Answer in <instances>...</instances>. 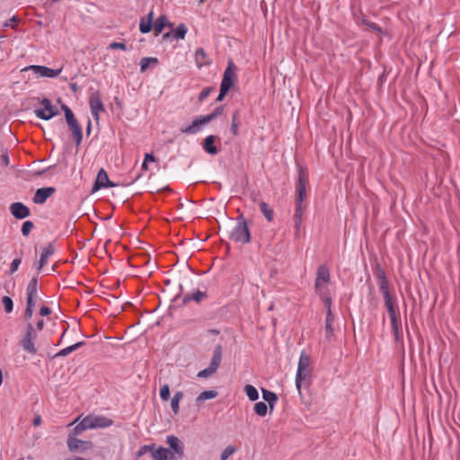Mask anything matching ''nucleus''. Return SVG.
I'll return each instance as SVG.
<instances>
[{"label":"nucleus","instance_id":"1","mask_svg":"<svg viewBox=\"0 0 460 460\" xmlns=\"http://www.w3.org/2000/svg\"><path fill=\"white\" fill-rule=\"evenodd\" d=\"M379 288L385 300V306L387 309L391 320L392 330L394 334L395 340L399 341L401 337L400 314L398 311L396 299L391 295L388 281L386 280L385 278H383L381 279Z\"/></svg>","mask_w":460,"mask_h":460},{"label":"nucleus","instance_id":"2","mask_svg":"<svg viewBox=\"0 0 460 460\" xmlns=\"http://www.w3.org/2000/svg\"><path fill=\"white\" fill-rule=\"evenodd\" d=\"M330 282V271L326 265H321L316 273L315 291L321 296L324 304L332 301L327 285Z\"/></svg>","mask_w":460,"mask_h":460},{"label":"nucleus","instance_id":"3","mask_svg":"<svg viewBox=\"0 0 460 460\" xmlns=\"http://www.w3.org/2000/svg\"><path fill=\"white\" fill-rule=\"evenodd\" d=\"M38 338V332L33 323L25 324L24 331L21 333L19 345L30 355H35L38 352L36 347V341Z\"/></svg>","mask_w":460,"mask_h":460},{"label":"nucleus","instance_id":"4","mask_svg":"<svg viewBox=\"0 0 460 460\" xmlns=\"http://www.w3.org/2000/svg\"><path fill=\"white\" fill-rule=\"evenodd\" d=\"M311 358L305 351L300 354L297 372L296 376V385L298 390L303 383L306 384L311 376Z\"/></svg>","mask_w":460,"mask_h":460},{"label":"nucleus","instance_id":"5","mask_svg":"<svg viewBox=\"0 0 460 460\" xmlns=\"http://www.w3.org/2000/svg\"><path fill=\"white\" fill-rule=\"evenodd\" d=\"M309 183V177L307 172L300 167L298 170V179L296 182V209L300 208L301 210L305 209V206L303 204L307 196V186Z\"/></svg>","mask_w":460,"mask_h":460},{"label":"nucleus","instance_id":"6","mask_svg":"<svg viewBox=\"0 0 460 460\" xmlns=\"http://www.w3.org/2000/svg\"><path fill=\"white\" fill-rule=\"evenodd\" d=\"M222 112L223 108L217 107L212 113L195 119L190 126L181 128V132L188 135L196 134L200 130L202 126L211 122L214 119L221 115Z\"/></svg>","mask_w":460,"mask_h":460},{"label":"nucleus","instance_id":"7","mask_svg":"<svg viewBox=\"0 0 460 460\" xmlns=\"http://www.w3.org/2000/svg\"><path fill=\"white\" fill-rule=\"evenodd\" d=\"M230 239L241 243H248L251 241V234L243 216L237 217V223L230 234Z\"/></svg>","mask_w":460,"mask_h":460},{"label":"nucleus","instance_id":"8","mask_svg":"<svg viewBox=\"0 0 460 460\" xmlns=\"http://www.w3.org/2000/svg\"><path fill=\"white\" fill-rule=\"evenodd\" d=\"M222 360V346L220 344L217 345L213 351V356L210 360L209 366L199 371L198 374L199 377L207 378L212 376L220 366Z\"/></svg>","mask_w":460,"mask_h":460},{"label":"nucleus","instance_id":"9","mask_svg":"<svg viewBox=\"0 0 460 460\" xmlns=\"http://www.w3.org/2000/svg\"><path fill=\"white\" fill-rule=\"evenodd\" d=\"M40 105L41 108L36 109L34 111L38 118L48 120L58 114V109L52 105L49 99L43 98Z\"/></svg>","mask_w":460,"mask_h":460},{"label":"nucleus","instance_id":"10","mask_svg":"<svg viewBox=\"0 0 460 460\" xmlns=\"http://www.w3.org/2000/svg\"><path fill=\"white\" fill-rule=\"evenodd\" d=\"M236 66L232 60L228 61L227 67L226 68L220 87L224 88V91H229L236 81Z\"/></svg>","mask_w":460,"mask_h":460},{"label":"nucleus","instance_id":"11","mask_svg":"<svg viewBox=\"0 0 460 460\" xmlns=\"http://www.w3.org/2000/svg\"><path fill=\"white\" fill-rule=\"evenodd\" d=\"M89 104L93 119L95 120H99L100 113L104 111V105L99 92H93L91 93Z\"/></svg>","mask_w":460,"mask_h":460},{"label":"nucleus","instance_id":"12","mask_svg":"<svg viewBox=\"0 0 460 460\" xmlns=\"http://www.w3.org/2000/svg\"><path fill=\"white\" fill-rule=\"evenodd\" d=\"M66 443L71 452H84L93 447L91 441H84L72 435L68 436Z\"/></svg>","mask_w":460,"mask_h":460},{"label":"nucleus","instance_id":"13","mask_svg":"<svg viewBox=\"0 0 460 460\" xmlns=\"http://www.w3.org/2000/svg\"><path fill=\"white\" fill-rule=\"evenodd\" d=\"M38 299V281L33 278L30 280L26 288V305L35 307Z\"/></svg>","mask_w":460,"mask_h":460},{"label":"nucleus","instance_id":"14","mask_svg":"<svg viewBox=\"0 0 460 460\" xmlns=\"http://www.w3.org/2000/svg\"><path fill=\"white\" fill-rule=\"evenodd\" d=\"M26 70H31L38 76L49 78L57 77L61 73V69H51L42 66H30Z\"/></svg>","mask_w":460,"mask_h":460},{"label":"nucleus","instance_id":"15","mask_svg":"<svg viewBox=\"0 0 460 460\" xmlns=\"http://www.w3.org/2000/svg\"><path fill=\"white\" fill-rule=\"evenodd\" d=\"M11 214L17 219H23L30 216V208L22 202H13L10 205Z\"/></svg>","mask_w":460,"mask_h":460},{"label":"nucleus","instance_id":"16","mask_svg":"<svg viewBox=\"0 0 460 460\" xmlns=\"http://www.w3.org/2000/svg\"><path fill=\"white\" fill-rule=\"evenodd\" d=\"M56 192L54 187H46L38 189L32 199L35 204H44L46 200Z\"/></svg>","mask_w":460,"mask_h":460},{"label":"nucleus","instance_id":"17","mask_svg":"<svg viewBox=\"0 0 460 460\" xmlns=\"http://www.w3.org/2000/svg\"><path fill=\"white\" fill-rule=\"evenodd\" d=\"M115 184L110 181L108 174L104 169H101L97 174L93 191H96L102 188L114 187Z\"/></svg>","mask_w":460,"mask_h":460},{"label":"nucleus","instance_id":"18","mask_svg":"<svg viewBox=\"0 0 460 460\" xmlns=\"http://www.w3.org/2000/svg\"><path fill=\"white\" fill-rule=\"evenodd\" d=\"M324 305L327 310V315H326V320H325V336L328 340H331L332 337L333 336V332H334L333 328H332L334 317L332 314V309H331L332 301H329L328 304H324Z\"/></svg>","mask_w":460,"mask_h":460},{"label":"nucleus","instance_id":"19","mask_svg":"<svg viewBox=\"0 0 460 460\" xmlns=\"http://www.w3.org/2000/svg\"><path fill=\"white\" fill-rule=\"evenodd\" d=\"M166 441L170 448L173 450L179 458H181L184 455V447L181 440L177 437L171 435L167 437Z\"/></svg>","mask_w":460,"mask_h":460},{"label":"nucleus","instance_id":"20","mask_svg":"<svg viewBox=\"0 0 460 460\" xmlns=\"http://www.w3.org/2000/svg\"><path fill=\"white\" fill-rule=\"evenodd\" d=\"M91 429L108 428L112 425L113 421L106 417L87 416Z\"/></svg>","mask_w":460,"mask_h":460},{"label":"nucleus","instance_id":"21","mask_svg":"<svg viewBox=\"0 0 460 460\" xmlns=\"http://www.w3.org/2000/svg\"><path fill=\"white\" fill-rule=\"evenodd\" d=\"M55 252V247L52 243H49L42 250V253L39 261V270H42L44 266L48 263L49 258L51 257Z\"/></svg>","mask_w":460,"mask_h":460},{"label":"nucleus","instance_id":"22","mask_svg":"<svg viewBox=\"0 0 460 460\" xmlns=\"http://www.w3.org/2000/svg\"><path fill=\"white\" fill-rule=\"evenodd\" d=\"M152 457L154 460H169L173 457V453L163 447H159L157 449L155 447L152 451Z\"/></svg>","mask_w":460,"mask_h":460},{"label":"nucleus","instance_id":"23","mask_svg":"<svg viewBox=\"0 0 460 460\" xmlns=\"http://www.w3.org/2000/svg\"><path fill=\"white\" fill-rule=\"evenodd\" d=\"M195 62L198 67L208 66L211 63L210 58L202 48H199L195 51Z\"/></svg>","mask_w":460,"mask_h":460},{"label":"nucleus","instance_id":"24","mask_svg":"<svg viewBox=\"0 0 460 460\" xmlns=\"http://www.w3.org/2000/svg\"><path fill=\"white\" fill-rule=\"evenodd\" d=\"M67 125L69 127V129L72 132V135H73V137H74V140H75L76 146H79L83 139L82 127L80 126V124L78 123L77 120L71 122Z\"/></svg>","mask_w":460,"mask_h":460},{"label":"nucleus","instance_id":"25","mask_svg":"<svg viewBox=\"0 0 460 460\" xmlns=\"http://www.w3.org/2000/svg\"><path fill=\"white\" fill-rule=\"evenodd\" d=\"M154 12L150 11L146 17H142L139 22V31L142 33H148L152 30Z\"/></svg>","mask_w":460,"mask_h":460},{"label":"nucleus","instance_id":"26","mask_svg":"<svg viewBox=\"0 0 460 460\" xmlns=\"http://www.w3.org/2000/svg\"><path fill=\"white\" fill-rule=\"evenodd\" d=\"M303 215H304V210H301L300 208L295 210L294 227H295V237L296 239H298L301 235Z\"/></svg>","mask_w":460,"mask_h":460},{"label":"nucleus","instance_id":"27","mask_svg":"<svg viewBox=\"0 0 460 460\" xmlns=\"http://www.w3.org/2000/svg\"><path fill=\"white\" fill-rule=\"evenodd\" d=\"M216 137L213 135L208 136L204 139L203 149L209 155H217L218 149L215 146Z\"/></svg>","mask_w":460,"mask_h":460},{"label":"nucleus","instance_id":"28","mask_svg":"<svg viewBox=\"0 0 460 460\" xmlns=\"http://www.w3.org/2000/svg\"><path fill=\"white\" fill-rule=\"evenodd\" d=\"M169 25V21L165 15L159 16L154 23L155 35H159L164 29Z\"/></svg>","mask_w":460,"mask_h":460},{"label":"nucleus","instance_id":"29","mask_svg":"<svg viewBox=\"0 0 460 460\" xmlns=\"http://www.w3.org/2000/svg\"><path fill=\"white\" fill-rule=\"evenodd\" d=\"M84 345V342L83 341H79L77 343H75L71 346H68L65 349H60L56 355L55 357L56 358H60V357H66L67 355H69L70 353L74 352L75 350H76L77 349L81 348L82 346Z\"/></svg>","mask_w":460,"mask_h":460},{"label":"nucleus","instance_id":"30","mask_svg":"<svg viewBox=\"0 0 460 460\" xmlns=\"http://www.w3.org/2000/svg\"><path fill=\"white\" fill-rule=\"evenodd\" d=\"M260 210L265 217V218L271 222L274 218V212L273 209L264 201L260 202Z\"/></svg>","mask_w":460,"mask_h":460},{"label":"nucleus","instance_id":"31","mask_svg":"<svg viewBox=\"0 0 460 460\" xmlns=\"http://www.w3.org/2000/svg\"><path fill=\"white\" fill-rule=\"evenodd\" d=\"M86 429H91V427H90V424H89V420H88V417L86 416L85 418H84L80 423H78L73 429V434H71L72 436H76L78 434H80L81 432L86 430Z\"/></svg>","mask_w":460,"mask_h":460},{"label":"nucleus","instance_id":"32","mask_svg":"<svg viewBox=\"0 0 460 460\" xmlns=\"http://www.w3.org/2000/svg\"><path fill=\"white\" fill-rule=\"evenodd\" d=\"M206 297H207V294L205 292L197 290L191 294L186 295L184 297V301L187 302L190 300H193V301L199 303V302L204 300Z\"/></svg>","mask_w":460,"mask_h":460},{"label":"nucleus","instance_id":"33","mask_svg":"<svg viewBox=\"0 0 460 460\" xmlns=\"http://www.w3.org/2000/svg\"><path fill=\"white\" fill-rule=\"evenodd\" d=\"M188 31V29L185 24L181 23L179 24L174 30L171 31V33H172L173 37L178 40H183L185 38V35Z\"/></svg>","mask_w":460,"mask_h":460},{"label":"nucleus","instance_id":"34","mask_svg":"<svg viewBox=\"0 0 460 460\" xmlns=\"http://www.w3.org/2000/svg\"><path fill=\"white\" fill-rule=\"evenodd\" d=\"M158 59L156 58H143L140 60V71L142 73L146 72L150 65H157Z\"/></svg>","mask_w":460,"mask_h":460},{"label":"nucleus","instance_id":"35","mask_svg":"<svg viewBox=\"0 0 460 460\" xmlns=\"http://www.w3.org/2000/svg\"><path fill=\"white\" fill-rule=\"evenodd\" d=\"M268 406L270 407V412L271 413L274 404H254V411L257 415L263 417L267 414Z\"/></svg>","mask_w":460,"mask_h":460},{"label":"nucleus","instance_id":"36","mask_svg":"<svg viewBox=\"0 0 460 460\" xmlns=\"http://www.w3.org/2000/svg\"><path fill=\"white\" fill-rule=\"evenodd\" d=\"M244 392L250 401H256L259 398V393L257 389L252 385H246L244 386Z\"/></svg>","mask_w":460,"mask_h":460},{"label":"nucleus","instance_id":"37","mask_svg":"<svg viewBox=\"0 0 460 460\" xmlns=\"http://www.w3.org/2000/svg\"><path fill=\"white\" fill-rule=\"evenodd\" d=\"M263 400L267 402H275L278 400V396L275 393L261 389Z\"/></svg>","mask_w":460,"mask_h":460},{"label":"nucleus","instance_id":"38","mask_svg":"<svg viewBox=\"0 0 460 460\" xmlns=\"http://www.w3.org/2000/svg\"><path fill=\"white\" fill-rule=\"evenodd\" d=\"M217 392L213 390L204 391L199 394L197 401L201 402L205 400L213 399L217 396Z\"/></svg>","mask_w":460,"mask_h":460},{"label":"nucleus","instance_id":"39","mask_svg":"<svg viewBox=\"0 0 460 460\" xmlns=\"http://www.w3.org/2000/svg\"><path fill=\"white\" fill-rule=\"evenodd\" d=\"M154 448H155V444L141 446L138 448V450L137 451L136 456L137 458H140L148 452L152 453Z\"/></svg>","mask_w":460,"mask_h":460},{"label":"nucleus","instance_id":"40","mask_svg":"<svg viewBox=\"0 0 460 460\" xmlns=\"http://www.w3.org/2000/svg\"><path fill=\"white\" fill-rule=\"evenodd\" d=\"M20 22V19L16 16V15H13L12 18H10L9 20H7L6 22H4L3 23V27H4V30L5 28H12V29H15L18 25Z\"/></svg>","mask_w":460,"mask_h":460},{"label":"nucleus","instance_id":"41","mask_svg":"<svg viewBox=\"0 0 460 460\" xmlns=\"http://www.w3.org/2000/svg\"><path fill=\"white\" fill-rule=\"evenodd\" d=\"M34 228V224L33 222L31 221H25L23 222L22 226V234L24 235V236H28L31 232L32 231V229Z\"/></svg>","mask_w":460,"mask_h":460},{"label":"nucleus","instance_id":"42","mask_svg":"<svg viewBox=\"0 0 460 460\" xmlns=\"http://www.w3.org/2000/svg\"><path fill=\"white\" fill-rule=\"evenodd\" d=\"M34 306L26 305V309L24 311V322L25 324L32 323L31 318L33 315Z\"/></svg>","mask_w":460,"mask_h":460},{"label":"nucleus","instance_id":"43","mask_svg":"<svg viewBox=\"0 0 460 460\" xmlns=\"http://www.w3.org/2000/svg\"><path fill=\"white\" fill-rule=\"evenodd\" d=\"M3 305L6 313H11L13 309V303L11 297L5 296L2 299Z\"/></svg>","mask_w":460,"mask_h":460},{"label":"nucleus","instance_id":"44","mask_svg":"<svg viewBox=\"0 0 460 460\" xmlns=\"http://www.w3.org/2000/svg\"><path fill=\"white\" fill-rule=\"evenodd\" d=\"M160 397L163 401H168L170 397V388L168 385H164L160 388Z\"/></svg>","mask_w":460,"mask_h":460},{"label":"nucleus","instance_id":"45","mask_svg":"<svg viewBox=\"0 0 460 460\" xmlns=\"http://www.w3.org/2000/svg\"><path fill=\"white\" fill-rule=\"evenodd\" d=\"M235 447L234 446L226 447L221 454L220 460H226L231 455L235 452Z\"/></svg>","mask_w":460,"mask_h":460},{"label":"nucleus","instance_id":"46","mask_svg":"<svg viewBox=\"0 0 460 460\" xmlns=\"http://www.w3.org/2000/svg\"><path fill=\"white\" fill-rule=\"evenodd\" d=\"M237 118H238V113L235 112L234 115H233V119H232V125H231V131L232 133L236 136L238 134V123H237Z\"/></svg>","mask_w":460,"mask_h":460},{"label":"nucleus","instance_id":"47","mask_svg":"<svg viewBox=\"0 0 460 460\" xmlns=\"http://www.w3.org/2000/svg\"><path fill=\"white\" fill-rule=\"evenodd\" d=\"M21 262H22L21 258H16L14 260H13L11 266H10V274L14 273L18 270Z\"/></svg>","mask_w":460,"mask_h":460},{"label":"nucleus","instance_id":"48","mask_svg":"<svg viewBox=\"0 0 460 460\" xmlns=\"http://www.w3.org/2000/svg\"><path fill=\"white\" fill-rule=\"evenodd\" d=\"M109 49H121V50H126L127 49V46L122 43V42H111L110 45H109Z\"/></svg>","mask_w":460,"mask_h":460},{"label":"nucleus","instance_id":"49","mask_svg":"<svg viewBox=\"0 0 460 460\" xmlns=\"http://www.w3.org/2000/svg\"><path fill=\"white\" fill-rule=\"evenodd\" d=\"M210 93H211L210 88L203 89L199 94V101L204 102L208 98V96L210 94Z\"/></svg>","mask_w":460,"mask_h":460},{"label":"nucleus","instance_id":"50","mask_svg":"<svg viewBox=\"0 0 460 460\" xmlns=\"http://www.w3.org/2000/svg\"><path fill=\"white\" fill-rule=\"evenodd\" d=\"M65 117H66V120L67 124L76 120V119L71 110L66 111V112L65 113Z\"/></svg>","mask_w":460,"mask_h":460},{"label":"nucleus","instance_id":"51","mask_svg":"<svg viewBox=\"0 0 460 460\" xmlns=\"http://www.w3.org/2000/svg\"><path fill=\"white\" fill-rule=\"evenodd\" d=\"M65 117H66V120L67 124L76 120V119L71 110L66 111V112L65 113Z\"/></svg>","mask_w":460,"mask_h":460},{"label":"nucleus","instance_id":"52","mask_svg":"<svg viewBox=\"0 0 460 460\" xmlns=\"http://www.w3.org/2000/svg\"><path fill=\"white\" fill-rule=\"evenodd\" d=\"M50 314H51V309L49 306H46V305H42L40 307V312H39V314L41 317L49 315Z\"/></svg>","mask_w":460,"mask_h":460},{"label":"nucleus","instance_id":"53","mask_svg":"<svg viewBox=\"0 0 460 460\" xmlns=\"http://www.w3.org/2000/svg\"><path fill=\"white\" fill-rule=\"evenodd\" d=\"M181 400H183V394L182 392L178 391L173 394L171 402H180Z\"/></svg>","mask_w":460,"mask_h":460},{"label":"nucleus","instance_id":"54","mask_svg":"<svg viewBox=\"0 0 460 460\" xmlns=\"http://www.w3.org/2000/svg\"><path fill=\"white\" fill-rule=\"evenodd\" d=\"M9 163H10V160H9V156L6 153L3 154L1 156H0V164L1 165L3 166H8L9 165Z\"/></svg>","mask_w":460,"mask_h":460},{"label":"nucleus","instance_id":"55","mask_svg":"<svg viewBox=\"0 0 460 460\" xmlns=\"http://www.w3.org/2000/svg\"><path fill=\"white\" fill-rule=\"evenodd\" d=\"M34 327L37 332H40L44 327V320L42 318L38 319Z\"/></svg>","mask_w":460,"mask_h":460},{"label":"nucleus","instance_id":"56","mask_svg":"<svg viewBox=\"0 0 460 460\" xmlns=\"http://www.w3.org/2000/svg\"><path fill=\"white\" fill-rule=\"evenodd\" d=\"M144 161L148 164L150 162H155V156L152 154H146Z\"/></svg>","mask_w":460,"mask_h":460},{"label":"nucleus","instance_id":"57","mask_svg":"<svg viewBox=\"0 0 460 460\" xmlns=\"http://www.w3.org/2000/svg\"><path fill=\"white\" fill-rule=\"evenodd\" d=\"M40 423H41V416L40 414H36L33 419L32 424L34 426H40Z\"/></svg>","mask_w":460,"mask_h":460},{"label":"nucleus","instance_id":"58","mask_svg":"<svg viewBox=\"0 0 460 460\" xmlns=\"http://www.w3.org/2000/svg\"><path fill=\"white\" fill-rule=\"evenodd\" d=\"M228 91H224V88L220 87V92L217 96V101H222Z\"/></svg>","mask_w":460,"mask_h":460},{"label":"nucleus","instance_id":"59","mask_svg":"<svg viewBox=\"0 0 460 460\" xmlns=\"http://www.w3.org/2000/svg\"><path fill=\"white\" fill-rule=\"evenodd\" d=\"M171 407H172L173 414L176 415L179 412L180 404H171Z\"/></svg>","mask_w":460,"mask_h":460},{"label":"nucleus","instance_id":"60","mask_svg":"<svg viewBox=\"0 0 460 460\" xmlns=\"http://www.w3.org/2000/svg\"><path fill=\"white\" fill-rule=\"evenodd\" d=\"M368 26L375 31H381L380 27L378 25H376V23H368Z\"/></svg>","mask_w":460,"mask_h":460},{"label":"nucleus","instance_id":"61","mask_svg":"<svg viewBox=\"0 0 460 460\" xmlns=\"http://www.w3.org/2000/svg\"><path fill=\"white\" fill-rule=\"evenodd\" d=\"M147 164H148L146 162L143 161L142 165H141V169L143 171H147L148 170V165Z\"/></svg>","mask_w":460,"mask_h":460},{"label":"nucleus","instance_id":"62","mask_svg":"<svg viewBox=\"0 0 460 460\" xmlns=\"http://www.w3.org/2000/svg\"><path fill=\"white\" fill-rule=\"evenodd\" d=\"M61 108H62V110L64 111V112H65V113L66 112V111L71 110V109H70L67 105H66V104H63V105L61 106Z\"/></svg>","mask_w":460,"mask_h":460},{"label":"nucleus","instance_id":"63","mask_svg":"<svg viewBox=\"0 0 460 460\" xmlns=\"http://www.w3.org/2000/svg\"><path fill=\"white\" fill-rule=\"evenodd\" d=\"M170 36H173L172 33L170 32H167L164 35V38H169Z\"/></svg>","mask_w":460,"mask_h":460},{"label":"nucleus","instance_id":"64","mask_svg":"<svg viewBox=\"0 0 460 460\" xmlns=\"http://www.w3.org/2000/svg\"><path fill=\"white\" fill-rule=\"evenodd\" d=\"M90 130H91V121L88 122L87 132L90 133Z\"/></svg>","mask_w":460,"mask_h":460}]
</instances>
